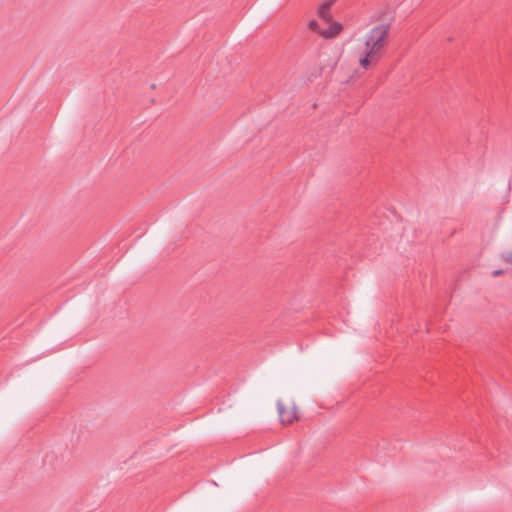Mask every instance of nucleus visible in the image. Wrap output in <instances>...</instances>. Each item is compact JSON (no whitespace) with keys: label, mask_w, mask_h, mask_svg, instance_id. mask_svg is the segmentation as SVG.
<instances>
[{"label":"nucleus","mask_w":512,"mask_h":512,"mask_svg":"<svg viewBox=\"0 0 512 512\" xmlns=\"http://www.w3.org/2000/svg\"><path fill=\"white\" fill-rule=\"evenodd\" d=\"M335 1L336 0H325L320 4L317 14L322 20L327 22L331 20L330 9L335 3Z\"/></svg>","instance_id":"2"},{"label":"nucleus","mask_w":512,"mask_h":512,"mask_svg":"<svg viewBox=\"0 0 512 512\" xmlns=\"http://www.w3.org/2000/svg\"><path fill=\"white\" fill-rule=\"evenodd\" d=\"M504 260L507 262V263H510L512 265V251L507 253V255L504 256Z\"/></svg>","instance_id":"7"},{"label":"nucleus","mask_w":512,"mask_h":512,"mask_svg":"<svg viewBox=\"0 0 512 512\" xmlns=\"http://www.w3.org/2000/svg\"><path fill=\"white\" fill-rule=\"evenodd\" d=\"M277 410H278L280 422L282 424H285V418H286L287 411L285 409L284 404L280 400L277 401Z\"/></svg>","instance_id":"5"},{"label":"nucleus","mask_w":512,"mask_h":512,"mask_svg":"<svg viewBox=\"0 0 512 512\" xmlns=\"http://www.w3.org/2000/svg\"><path fill=\"white\" fill-rule=\"evenodd\" d=\"M342 24L339 22H333L327 29L320 31V35L325 39H331L336 37L342 30Z\"/></svg>","instance_id":"3"},{"label":"nucleus","mask_w":512,"mask_h":512,"mask_svg":"<svg viewBox=\"0 0 512 512\" xmlns=\"http://www.w3.org/2000/svg\"><path fill=\"white\" fill-rule=\"evenodd\" d=\"M308 27L310 30H312L314 32H318L320 34L321 30H319V24L315 19H312L309 21Z\"/></svg>","instance_id":"6"},{"label":"nucleus","mask_w":512,"mask_h":512,"mask_svg":"<svg viewBox=\"0 0 512 512\" xmlns=\"http://www.w3.org/2000/svg\"><path fill=\"white\" fill-rule=\"evenodd\" d=\"M390 24H379L373 27L366 36L365 52L360 57V66L368 69L371 64L378 60V53L383 48L389 35Z\"/></svg>","instance_id":"1"},{"label":"nucleus","mask_w":512,"mask_h":512,"mask_svg":"<svg viewBox=\"0 0 512 512\" xmlns=\"http://www.w3.org/2000/svg\"><path fill=\"white\" fill-rule=\"evenodd\" d=\"M299 419L297 407L294 405L290 411H287L285 424H292Z\"/></svg>","instance_id":"4"},{"label":"nucleus","mask_w":512,"mask_h":512,"mask_svg":"<svg viewBox=\"0 0 512 512\" xmlns=\"http://www.w3.org/2000/svg\"><path fill=\"white\" fill-rule=\"evenodd\" d=\"M503 273H504V271H503V270L498 269V270H494V271L492 272V275H493V276H499V275H502Z\"/></svg>","instance_id":"8"}]
</instances>
